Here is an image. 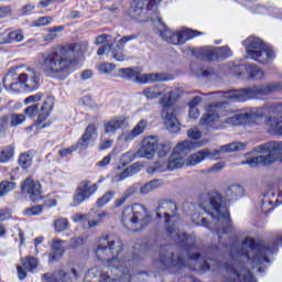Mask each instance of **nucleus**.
I'll return each mask as SVG.
<instances>
[{"instance_id": "1", "label": "nucleus", "mask_w": 282, "mask_h": 282, "mask_svg": "<svg viewBox=\"0 0 282 282\" xmlns=\"http://www.w3.org/2000/svg\"><path fill=\"white\" fill-rule=\"evenodd\" d=\"M89 42H79L66 46H53L46 52H42L37 56V63L44 72L50 76H59L67 74L72 63H74V54L87 52Z\"/></svg>"}, {"instance_id": "31", "label": "nucleus", "mask_w": 282, "mask_h": 282, "mask_svg": "<svg viewBox=\"0 0 282 282\" xmlns=\"http://www.w3.org/2000/svg\"><path fill=\"white\" fill-rule=\"evenodd\" d=\"M268 133L271 135H282V118L271 117L267 120Z\"/></svg>"}, {"instance_id": "15", "label": "nucleus", "mask_w": 282, "mask_h": 282, "mask_svg": "<svg viewBox=\"0 0 282 282\" xmlns=\"http://www.w3.org/2000/svg\"><path fill=\"white\" fill-rule=\"evenodd\" d=\"M254 153H269L264 158H273L274 162L282 163V142L270 141L263 144H260L253 149Z\"/></svg>"}, {"instance_id": "21", "label": "nucleus", "mask_w": 282, "mask_h": 282, "mask_svg": "<svg viewBox=\"0 0 282 282\" xmlns=\"http://www.w3.org/2000/svg\"><path fill=\"white\" fill-rule=\"evenodd\" d=\"M22 265H18V276L20 281H23L28 276V272H32V270H36L39 268V260L34 257H25L21 259Z\"/></svg>"}, {"instance_id": "35", "label": "nucleus", "mask_w": 282, "mask_h": 282, "mask_svg": "<svg viewBox=\"0 0 282 282\" xmlns=\"http://www.w3.org/2000/svg\"><path fill=\"white\" fill-rule=\"evenodd\" d=\"M243 186L239 185V184H234L230 185L229 187H227L225 195L227 197V199H239V197H243Z\"/></svg>"}, {"instance_id": "32", "label": "nucleus", "mask_w": 282, "mask_h": 282, "mask_svg": "<svg viewBox=\"0 0 282 282\" xmlns=\"http://www.w3.org/2000/svg\"><path fill=\"white\" fill-rule=\"evenodd\" d=\"M206 143L207 141L194 142L191 140H184L176 145L174 151H176L177 153H184L185 151H191V149H199L200 147H204V144Z\"/></svg>"}, {"instance_id": "18", "label": "nucleus", "mask_w": 282, "mask_h": 282, "mask_svg": "<svg viewBox=\"0 0 282 282\" xmlns=\"http://www.w3.org/2000/svg\"><path fill=\"white\" fill-rule=\"evenodd\" d=\"M21 188L22 193H24V195H29L30 199L33 202H40L43 197L41 195V183L30 177L22 183Z\"/></svg>"}, {"instance_id": "19", "label": "nucleus", "mask_w": 282, "mask_h": 282, "mask_svg": "<svg viewBox=\"0 0 282 282\" xmlns=\"http://www.w3.org/2000/svg\"><path fill=\"white\" fill-rule=\"evenodd\" d=\"M224 107V104H216L210 106L207 113L199 120L200 127H215L219 122V109Z\"/></svg>"}, {"instance_id": "14", "label": "nucleus", "mask_w": 282, "mask_h": 282, "mask_svg": "<svg viewBox=\"0 0 282 282\" xmlns=\"http://www.w3.org/2000/svg\"><path fill=\"white\" fill-rule=\"evenodd\" d=\"M158 137H145L141 141L140 149L137 150V158H143L145 160H153L155 153H158Z\"/></svg>"}, {"instance_id": "4", "label": "nucleus", "mask_w": 282, "mask_h": 282, "mask_svg": "<svg viewBox=\"0 0 282 282\" xmlns=\"http://www.w3.org/2000/svg\"><path fill=\"white\" fill-rule=\"evenodd\" d=\"M200 208L225 226L230 224V213L228 212V207L221 203V194L218 192L203 195Z\"/></svg>"}, {"instance_id": "11", "label": "nucleus", "mask_w": 282, "mask_h": 282, "mask_svg": "<svg viewBox=\"0 0 282 282\" xmlns=\"http://www.w3.org/2000/svg\"><path fill=\"white\" fill-rule=\"evenodd\" d=\"M98 191V184L94 183L91 184V181L84 180L82 181L77 188L75 189V193L73 195V203L70 204L72 207L80 206L83 202H87L91 197V195H95V193Z\"/></svg>"}, {"instance_id": "54", "label": "nucleus", "mask_w": 282, "mask_h": 282, "mask_svg": "<svg viewBox=\"0 0 282 282\" xmlns=\"http://www.w3.org/2000/svg\"><path fill=\"white\" fill-rule=\"evenodd\" d=\"M89 142H91L89 139L86 137L82 135L78 142L74 145L75 150L78 151H85L89 147Z\"/></svg>"}, {"instance_id": "60", "label": "nucleus", "mask_w": 282, "mask_h": 282, "mask_svg": "<svg viewBox=\"0 0 282 282\" xmlns=\"http://www.w3.org/2000/svg\"><path fill=\"white\" fill-rule=\"evenodd\" d=\"M8 124H10V113L2 115L0 117V127H2V130L8 131Z\"/></svg>"}, {"instance_id": "42", "label": "nucleus", "mask_w": 282, "mask_h": 282, "mask_svg": "<svg viewBox=\"0 0 282 282\" xmlns=\"http://www.w3.org/2000/svg\"><path fill=\"white\" fill-rule=\"evenodd\" d=\"M62 30H65L64 26H54L52 29H48V32L43 35L44 43H52L55 41V39H58V32Z\"/></svg>"}, {"instance_id": "2", "label": "nucleus", "mask_w": 282, "mask_h": 282, "mask_svg": "<svg viewBox=\"0 0 282 282\" xmlns=\"http://www.w3.org/2000/svg\"><path fill=\"white\" fill-rule=\"evenodd\" d=\"M95 252L100 261L110 263V272L120 279H111L109 274L102 273L100 274L99 282H123L124 280L129 281L131 279L129 269L124 267V262L118 260V256L122 252V241L120 239L110 237L99 238Z\"/></svg>"}, {"instance_id": "28", "label": "nucleus", "mask_w": 282, "mask_h": 282, "mask_svg": "<svg viewBox=\"0 0 282 282\" xmlns=\"http://www.w3.org/2000/svg\"><path fill=\"white\" fill-rule=\"evenodd\" d=\"M240 164L241 166L248 164L249 166H251V169H254V166H270V164H274V158L259 155V156L242 161Z\"/></svg>"}, {"instance_id": "40", "label": "nucleus", "mask_w": 282, "mask_h": 282, "mask_svg": "<svg viewBox=\"0 0 282 282\" xmlns=\"http://www.w3.org/2000/svg\"><path fill=\"white\" fill-rule=\"evenodd\" d=\"M162 180H153L141 186L140 193L142 195H149V193H152V191H156V188H160L162 186Z\"/></svg>"}, {"instance_id": "34", "label": "nucleus", "mask_w": 282, "mask_h": 282, "mask_svg": "<svg viewBox=\"0 0 282 282\" xmlns=\"http://www.w3.org/2000/svg\"><path fill=\"white\" fill-rule=\"evenodd\" d=\"M25 36L23 35V31L15 30L9 32L4 37L0 40V43L2 45H6L8 43H21Z\"/></svg>"}, {"instance_id": "63", "label": "nucleus", "mask_w": 282, "mask_h": 282, "mask_svg": "<svg viewBox=\"0 0 282 282\" xmlns=\"http://www.w3.org/2000/svg\"><path fill=\"white\" fill-rule=\"evenodd\" d=\"M79 246H83L82 237L73 238L68 245V248H72L73 250H75L76 248H79Z\"/></svg>"}, {"instance_id": "62", "label": "nucleus", "mask_w": 282, "mask_h": 282, "mask_svg": "<svg viewBox=\"0 0 282 282\" xmlns=\"http://www.w3.org/2000/svg\"><path fill=\"white\" fill-rule=\"evenodd\" d=\"M127 177H131L129 174V170H123L121 173L115 175L113 180L115 182H122L123 180H127Z\"/></svg>"}, {"instance_id": "12", "label": "nucleus", "mask_w": 282, "mask_h": 282, "mask_svg": "<svg viewBox=\"0 0 282 282\" xmlns=\"http://www.w3.org/2000/svg\"><path fill=\"white\" fill-rule=\"evenodd\" d=\"M105 219H109V213L107 212H98L96 215L75 214L73 216V221L75 224L80 223L84 230H91V228L100 226Z\"/></svg>"}, {"instance_id": "39", "label": "nucleus", "mask_w": 282, "mask_h": 282, "mask_svg": "<svg viewBox=\"0 0 282 282\" xmlns=\"http://www.w3.org/2000/svg\"><path fill=\"white\" fill-rule=\"evenodd\" d=\"M164 94V89H161L158 86L148 87L143 90V96L148 98V100H155V98H160Z\"/></svg>"}, {"instance_id": "46", "label": "nucleus", "mask_w": 282, "mask_h": 282, "mask_svg": "<svg viewBox=\"0 0 282 282\" xmlns=\"http://www.w3.org/2000/svg\"><path fill=\"white\" fill-rule=\"evenodd\" d=\"M98 129L96 128V124L90 123L85 130V133L83 134L84 138L89 140L90 142H95L96 138H98Z\"/></svg>"}, {"instance_id": "29", "label": "nucleus", "mask_w": 282, "mask_h": 282, "mask_svg": "<svg viewBox=\"0 0 282 282\" xmlns=\"http://www.w3.org/2000/svg\"><path fill=\"white\" fill-rule=\"evenodd\" d=\"M186 164V158L182 153L174 150L167 160L169 171H175V169H182Z\"/></svg>"}, {"instance_id": "44", "label": "nucleus", "mask_w": 282, "mask_h": 282, "mask_svg": "<svg viewBox=\"0 0 282 282\" xmlns=\"http://www.w3.org/2000/svg\"><path fill=\"white\" fill-rule=\"evenodd\" d=\"M120 74L123 78H134L135 83H140V69L138 68H121Z\"/></svg>"}, {"instance_id": "50", "label": "nucleus", "mask_w": 282, "mask_h": 282, "mask_svg": "<svg viewBox=\"0 0 282 282\" xmlns=\"http://www.w3.org/2000/svg\"><path fill=\"white\" fill-rule=\"evenodd\" d=\"M10 127H19L25 122V115L23 113H9Z\"/></svg>"}, {"instance_id": "58", "label": "nucleus", "mask_w": 282, "mask_h": 282, "mask_svg": "<svg viewBox=\"0 0 282 282\" xmlns=\"http://www.w3.org/2000/svg\"><path fill=\"white\" fill-rule=\"evenodd\" d=\"M143 164L141 162L133 163L130 167H127L128 174L131 176L133 173H138V171H142Z\"/></svg>"}, {"instance_id": "51", "label": "nucleus", "mask_w": 282, "mask_h": 282, "mask_svg": "<svg viewBox=\"0 0 282 282\" xmlns=\"http://www.w3.org/2000/svg\"><path fill=\"white\" fill-rule=\"evenodd\" d=\"M135 158H138V152L128 151L121 155L120 162L123 164V166H127V164H131V162H133Z\"/></svg>"}, {"instance_id": "23", "label": "nucleus", "mask_w": 282, "mask_h": 282, "mask_svg": "<svg viewBox=\"0 0 282 282\" xmlns=\"http://www.w3.org/2000/svg\"><path fill=\"white\" fill-rule=\"evenodd\" d=\"M177 213V204L174 202H163L160 204L156 215L159 218L165 217V223L169 224L170 217H175Z\"/></svg>"}, {"instance_id": "36", "label": "nucleus", "mask_w": 282, "mask_h": 282, "mask_svg": "<svg viewBox=\"0 0 282 282\" xmlns=\"http://www.w3.org/2000/svg\"><path fill=\"white\" fill-rule=\"evenodd\" d=\"M214 56H218V58H230L232 56V51H230L229 46H221L218 48L208 51V58L213 61Z\"/></svg>"}, {"instance_id": "9", "label": "nucleus", "mask_w": 282, "mask_h": 282, "mask_svg": "<svg viewBox=\"0 0 282 282\" xmlns=\"http://www.w3.org/2000/svg\"><path fill=\"white\" fill-rule=\"evenodd\" d=\"M180 98V94L177 90L170 91L169 94H164L159 101V105L162 106V119L165 126V129L170 131V133H177L180 131V120L175 116V109H173V101Z\"/></svg>"}, {"instance_id": "47", "label": "nucleus", "mask_w": 282, "mask_h": 282, "mask_svg": "<svg viewBox=\"0 0 282 282\" xmlns=\"http://www.w3.org/2000/svg\"><path fill=\"white\" fill-rule=\"evenodd\" d=\"M17 184L14 182L2 181L0 183V197H6L10 191H14Z\"/></svg>"}, {"instance_id": "30", "label": "nucleus", "mask_w": 282, "mask_h": 282, "mask_svg": "<svg viewBox=\"0 0 282 282\" xmlns=\"http://www.w3.org/2000/svg\"><path fill=\"white\" fill-rule=\"evenodd\" d=\"M167 234L171 239H173L176 243H193V238H187L186 232L180 231L175 227L169 226Z\"/></svg>"}, {"instance_id": "6", "label": "nucleus", "mask_w": 282, "mask_h": 282, "mask_svg": "<svg viewBox=\"0 0 282 282\" xmlns=\"http://www.w3.org/2000/svg\"><path fill=\"white\" fill-rule=\"evenodd\" d=\"M246 147H248V143L232 142V143L220 147L218 150L217 149L199 150L196 153L191 154L186 159V166H197V164H202L204 160H207V159L215 160V158H219L221 153H235L237 151H246Z\"/></svg>"}, {"instance_id": "10", "label": "nucleus", "mask_w": 282, "mask_h": 282, "mask_svg": "<svg viewBox=\"0 0 282 282\" xmlns=\"http://www.w3.org/2000/svg\"><path fill=\"white\" fill-rule=\"evenodd\" d=\"M121 221L123 226H147L149 224V213L147 207L141 204H134L131 207H126L122 213Z\"/></svg>"}, {"instance_id": "27", "label": "nucleus", "mask_w": 282, "mask_h": 282, "mask_svg": "<svg viewBox=\"0 0 282 282\" xmlns=\"http://www.w3.org/2000/svg\"><path fill=\"white\" fill-rule=\"evenodd\" d=\"M124 117H113L109 120L104 121V132L105 133H116L118 129H122L126 122Z\"/></svg>"}, {"instance_id": "45", "label": "nucleus", "mask_w": 282, "mask_h": 282, "mask_svg": "<svg viewBox=\"0 0 282 282\" xmlns=\"http://www.w3.org/2000/svg\"><path fill=\"white\" fill-rule=\"evenodd\" d=\"M113 197H116V192L108 191L96 202V206L98 208H102V206H106V204H109V202H111Z\"/></svg>"}, {"instance_id": "20", "label": "nucleus", "mask_w": 282, "mask_h": 282, "mask_svg": "<svg viewBox=\"0 0 282 282\" xmlns=\"http://www.w3.org/2000/svg\"><path fill=\"white\" fill-rule=\"evenodd\" d=\"M148 126L149 121H147V119H141L131 131L123 132L119 137V140H121L122 142H131L132 140H135L138 135H142V133H144V131L147 130Z\"/></svg>"}, {"instance_id": "57", "label": "nucleus", "mask_w": 282, "mask_h": 282, "mask_svg": "<svg viewBox=\"0 0 282 282\" xmlns=\"http://www.w3.org/2000/svg\"><path fill=\"white\" fill-rule=\"evenodd\" d=\"M25 116L29 118H35V116L39 113V106L32 105L25 108L24 110Z\"/></svg>"}, {"instance_id": "52", "label": "nucleus", "mask_w": 282, "mask_h": 282, "mask_svg": "<svg viewBox=\"0 0 282 282\" xmlns=\"http://www.w3.org/2000/svg\"><path fill=\"white\" fill-rule=\"evenodd\" d=\"M19 164L22 169H30L32 166V155L30 153H23L19 158Z\"/></svg>"}, {"instance_id": "49", "label": "nucleus", "mask_w": 282, "mask_h": 282, "mask_svg": "<svg viewBox=\"0 0 282 282\" xmlns=\"http://www.w3.org/2000/svg\"><path fill=\"white\" fill-rule=\"evenodd\" d=\"M56 232H65L69 228V220L67 218H58L54 221Z\"/></svg>"}, {"instance_id": "59", "label": "nucleus", "mask_w": 282, "mask_h": 282, "mask_svg": "<svg viewBox=\"0 0 282 282\" xmlns=\"http://www.w3.org/2000/svg\"><path fill=\"white\" fill-rule=\"evenodd\" d=\"M171 153V147L167 144H162L159 147L158 155L159 158H166Z\"/></svg>"}, {"instance_id": "61", "label": "nucleus", "mask_w": 282, "mask_h": 282, "mask_svg": "<svg viewBox=\"0 0 282 282\" xmlns=\"http://www.w3.org/2000/svg\"><path fill=\"white\" fill-rule=\"evenodd\" d=\"M156 166L158 173H163V171H169V162L165 161H158L154 163Z\"/></svg>"}, {"instance_id": "7", "label": "nucleus", "mask_w": 282, "mask_h": 282, "mask_svg": "<svg viewBox=\"0 0 282 282\" xmlns=\"http://www.w3.org/2000/svg\"><path fill=\"white\" fill-rule=\"evenodd\" d=\"M279 89H281V84L273 83L265 86H258L249 89L219 93V96L220 98H226L227 100L243 102L246 100H250V98H261V96H268V94H272V91H279Z\"/></svg>"}, {"instance_id": "55", "label": "nucleus", "mask_w": 282, "mask_h": 282, "mask_svg": "<svg viewBox=\"0 0 282 282\" xmlns=\"http://www.w3.org/2000/svg\"><path fill=\"white\" fill-rule=\"evenodd\" d=\"M187 138H189V140H199L202 138V130L197 127L188 129Z\"/></svg>"}, {"instance_id": "38", "label": "nucleus", "mask_w": 282, "mask_h": 282, "mask_svg": "<svg viewBox=\"0 0 282 282\" xmlns=\"http://www.w3.org/2000/svg\"><path fill=\"white\" fill-rule=\"evenodd\" d=\"M67 276L69 275L63 271L54 274L45 273L42 278V282H67Z\"/></svg>"}, {"instance_id": "17", "label": "nucleus", "mask_w": 282, "mask_h": 282, "mask_svg": "<svg viewBox=\"0 0 282 282\" xmlns=\"http://www.w3.org/2000/svg\"><path fill=\"white\" fill-rule=\"evenodd\" d=\"M53 107L54 99H52V97L46 98L40 109L37 119L35 121V127H37V129H46V127H50L47 118H50V112L52 111Z\"/></svg>"}, {"instance_id": "5", "label": "nucleus", "mask_w": 282, "mask_h": 282, "mask_svg": "<svg viewBox=\"0 0 282 282\" xmlns=\"http://www.w3.org/2000/svg\"><path fill=\"white\" fill-rule=\"evenodd\" d=\"M242 45L246 47L247 58L257 61L261 65H268L276 58L274 51L259 37L249 36L242 42Z\"/></svg>"}, {"instance_id": "53", "label": "nucleus", "mask_w": 282, "mask_h": 282, "mask_svg": "<svg viewBox=\"0 0 282 282\" xmlns=\"http://www.w3.org/2000/svg\"><path fill=\"white\" fill-rule=\"evenodd\" d=\"M41 213H43V206L36 205L33 207L26 208L23 215H25V217H36V215H41Z\"/></svg>"}, {"instance_id": "24", "label": "nucleus", "mask_w": 282, "mask_h": 282, "mask_svg": "<svg viewBox=\"0 0 282 282\" xmlns=\"http://www.w3.org/2000/svg\"><path fill=\"white\" fill-rule=\"evenodd\" d=\"M199 34H202V32L191 29L178 31L172 40V45H184L186 41H191V39H195V36H199Z\"/></svg>"}, {"instance_id": "13", "label": "nucleus", "mask_w": 282, "mask_h": 282, "mask_svg": "<svg viewBox=\"0 0 282 282\" xmlns=\"http://www.w3.org/2000/svg\"><path fill=\"white\" fill-rule=\"evenodd\" d=\"M259 118H263V109H253L247 112L234 115L225 120L226 124L239 127V124H257Z\"/></svg>"}, {"instance_id": "33", "label": "nucleus", "mask_w": 282, "mask_h": 282, "mask_svg": "<svg viewBox=\"0 0 282 282\" xmlns=\"http://www.w3.org/2000/svg\"><path fill=\"white\" fill-rule=\"evenodd\" d=\"M162 80H166V75L164 74H140L139 84L147 85V83H160Z\"/></svg>"}, {"instance_id": "3", "label": "nucleus", "mask_w": 282, "mask_h": 282, "mask_svg": "<svg viewBox=\"0 0 282 282\" xmlns=\"http://www.w3.org/2000/svg\"><path fill=\"white\" fill-rule=\"evenodd\" d=\"M21 73L10 70L3 79V87L10 91H34L41 85V77L34 68L23 67Z\"/></svg>"}, {"instance_id": "37", "label": "nucleus", "mask_w": 282, "mask_h": 282, "mask_svg": "<svg viewBox=\"0 0 282 282\" xmlns=\"http://www.w3.org/2000/svg\"><path fill=\"white\" fill-rule=\"evenodd\" d=\"M158 22L160 23V34L162 36V39L164 41H166V43H171V45H173V39L174 36H177V32H173L171 31V29L166 28V25L164 23H162V19L160 18V15L156 18Z\"/></svg>"}, {"instance_id": "43", "label": "nucleus", "mask_w": 282, "mask_h": 282, "mask_svg": "<svg viewBox=\"0 0 282 282\" xmlns=\"http://www.w3.org/2000/svg\"><path fill=\"white\" fill-rule=\"evenodd\" d=\"M14 158V147L9 145L0 151V163L6 164V162H10Z\"/></svg>"}, {"instance_id": "48", "label": "nucleus", "mask_w": 282, "mask_h": 282, "mask_svg": "<svg viewBox=\"0 0 282 282\" xmlns=\"http://www.w3.org/2000/svg\"><path fill=\"white\" fill-rule=\"evenodd\" d=\"M97 69L100 74L109 75L116 72V64L113 63H101L97 66Z\"/></svg>"}, {"instance_id": "16", "label": "nucleus", "mask_w": 282, "mask_h": 282, "mask_svg": "<svg viewBox=\"0 0 282 282\" xmlns=\"http://www.w3.org/2000/svg\"><path fill=\"white\" fill-rule=\"evenodd\" d=\"M160 261L163 268H182L184 267V259L182 257H176L171 250V247H164L160 251Z\"/></svg>"}, {"instance_id": "25", "label": "nucleus", "mask_w": 282, "mask_h": 282, "mask_svg": "<svg viewBox=\"0 0 282 282\" xmlns=\"http://www.w3.org/2000/svg\"><path fill=\"white\" fill-rule=\"evenodd\" d=\"M135 39H138V35L132 34L123 36L119 40L117 44L118 50L115 48L112 51V57L115 58V61H119V63H122V61H124V54L122 53V50H124V45H127V43H129L130 41H135Z\"/></svg>"}, {"instance_id": "41", "label": "nucleus", "mask_w": 282, "mask_h": 282, "mask_svg": "<svg viewBox=\"0 0 282 282\" xmlns=\"http://www.w3.org/2000/svg\"><path fill=\"white\" fill-rule=\"evenodd\" d=\"M246 69L249 74V78L252 80H262V78L265 76V73H263V70L257 66L247 65Z\"/></svg>"}, {"instance_id": "26", "label": "nucleus", "mask_w": 282, "mask_h": 282, "mask_svg": "<svg viewBox=\"0 0 282 282\" xmlns=\"http://www.w3.org/2000/svg\"><path fill=\"white\" fill-rule=\"evenodd\" d=\"M51 248L53 250V254L48 257V261L54 263V261H58V259H62L63 254H65V241L59 238H55L52 240Z\"/></svg>"}, {"instance_id": "64", "label": "nucleus", "mask_w": 282, "mask_h": 282, "mask_svg": "<svg viewBox=\"0 0 282 282\" xmlns=\"http://www.w3.org/2000/svg\"><path fill=\"white\" fill-rule=\"evenodd\" d=\"M108 39H109V35H107V34L98 35L96 37L95 44L105 45V43H107V45H109V40Z\"/></svg>"}, {"instance_id": "8", "label": "nucleus", "mask_w": 282, "mask_h": 282, "mask_svg": "<svg viewBox=\"0 0 282 282\" xmlns=\"http://www.w3.org/2000/svg\"><path fill=\"white\" fill-rule=\"evenodd\" d=\"M128 17L138 23L155 21L160 15L158 13L156 0H132Z\"/></svg>"}, {"instance_id": "56", "label": "nucleus", "mask_w": 282, "mask_h": 282, "mask_svg": "<svg viewBox=\"0 0 282 282\" xmlns=\"http://www.w3.org/2000/svg\"><path fill=\"white\" fill-rule=\"evenodd\" d=\"M50 23H52V18H50V17H42V18H39L37 20L33 21V25L35 28H41L43 25H50Z\"/></svg>"}, {"instance_id": "22", "label": "nucleus", "mask_w": 282, "mask_h": 282, "mask_svg": "<svg viewBox=\"0 0 282 282\" xmlns=\"http://www.w3.org/2000/svg\"><path fill=\"white\" fill-rule=\"evenodd\" d=\"M187 262L191 270H199V272H206V270H210L208 259L199 256V253L191 254Z\"/></svg>"}]
</instances>
